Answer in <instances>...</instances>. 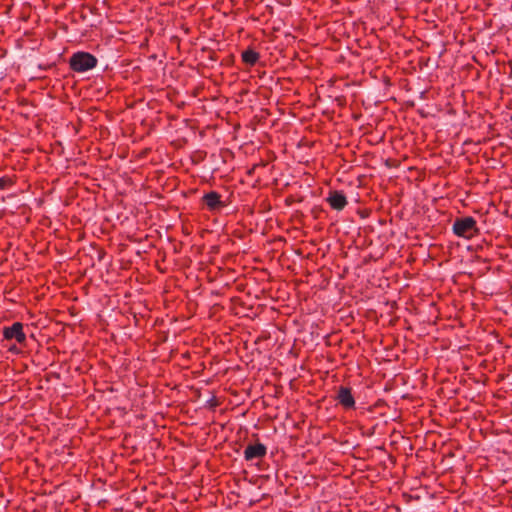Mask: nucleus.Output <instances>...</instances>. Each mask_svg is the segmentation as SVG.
I'll list each match as a JSON object with an SVG mask.
<instances>
[{
  "label": "nucleus",
  "instance_id": "obj_1",
  "mask_svg": "<svg viewBox=\"0 0 512 512\" xmlns=\"http://www.w3.org/2000/svg\"><path fill=\"white\" fill-rule=\"evenodd\" d=\"M98 59L89 52L78 51L69 59V67L72 71L83 73L97 66Z\"/></svg>",
  "mask_w": 512,
  "mask_h": 512
},
{
  "label": "nucleus",
  "instance_id": "obj_2",
  "mask_svg": "<svg viewBox=\"0 0 512 512\" xmlns=\"http://www.w3.org/2000/svg\"><path fill=\"white\" fill-rule=\"evenodd\" d=\"M452 230L456 236L465 239H471L479 234L477 222L471 216L456 218Z\"/></svg>",
  "mask_w": 512,
  "mask_h": 512
},
{
  "label": "nucleus",
  "instance_id": "obj_3",
  "mask_svg": "<svg viewBox=\"0 0 512 512\" xmlns=\"http://www.w3.org/2000/svg\"><path fill=\"white\" fill-rule=\"evenodd\" d=\"M2 335L4 340H15L20 345H24L26 342L24 325L21 322H14L11 326L4 327L2 329Z\"/></svg>",
  "mask_w": 512,
  "mask_h": 512
},
{
  "label": "nucleus",
  "instance_id": "obj_4",
  "mask_svg": "<svg viewBox=\"0 0 512 512\" xmlns=\"http://www.w3.org/2000/svg\"><path fill=\"white\" fill-rule=\"evenodd\" d=\"M335 400L344 410H353L356 407L355 398L350 387L340 386L337 390Z\"/></svg>",
  "mask_w": 512,
  "mask_h": 512
},
{
  "label": "nucleus",
  "instance_id": "obj_5",
  "mask_svg": "<svg viewBox=\"0 0 512 512\" xmlns=\"http://www.w3.org/2000/svg\"><path fill=\"white\" fill-rule=\"evenodd\" d=\"M201 201L210 212H219L226 207V203L221 200V195L217 191L205 193Z\"/></svg>",
  "mask_w": 512,
  "mask_h": 512
},
{
  "label": "nucleus",
  "instance_id": "obj_6",
  "mask_svg": "<svg viewBox=\"0 0 512 512\" xmlns=\"http://www.w3.org/2000/svg\"><path fill=\"white\" fill-rule=\"evenodd\" d=\"M267 454V448L264 444L257 442L255 444H249L244 450V459L251 461L253 459H261Z\"/></svg>",
  "mask_w": 512,
  "mask_h": 512
},
{
  "label": "nucleus",
  "instance_id": "obj_7",
  "mask_svg": "<svg viewBox=\"0 0 512 512\" xmlns=\"http://www.w3.org/2000/svg\"><path fill=\"white\" fill-rule=\"evenodd\" d=\"M326 201L333 210L341 211L348 204L347 198L342 191L333 190L329 192Z\"/></svg>",
  "mask_w": 512,
  "mask_h": 512
},
{
  "label": "nucleus",
  "instance_id": "obj_8",
  "mask_svg": "<svg viewBox=\"0 0 512 512\" xmlns=\"http://www.w3.org/2000/svg\"><path fill=\"white\" fill-rule=\"evenodd\" d=\"M260 58V54L254 49H246L241 53L242 62L248 66H254Z\"/></svg>",
  "mask_w": 512,
  "mask_h": 512
},
{
  "label": "nucleus",
  "instance_id": "obj_9",
  "mask_svg": "<svg viewBox=\"0 0 512 512\" xmlns=\"http://www.w3.org/2000/svg\"><path fill=\"white\" fill-rule=\"evenodd\" d=\"M16 183L15 179L10 176H3L0 178V190H5L14 186Z\"/></svg>",
  "mask_w": 512,
  "mask_h": 512
},
{
  "label": "nucleus",
  "instance_id": "obj_10",
  "mask_svg": "<svg viewBox=\"0 0 512 512\" xmlns=\"http://www.w3.org/2000/svg\"><path fill=\"white\" fill-rule=\"evenodd\" d=\"M255 169H256V165L248 170V174L251 175L254 172Z\"/></svg>",
  "mask_w": 512,
  "mask_h": 512
},
{
  "label": "nucleus",
  "instance_id": "obj_11",
  "mask_svg": "<svg viewBox=\"0 0 512 512\" xmlns=\"http://www.w3.org/2000/svg\"><path fill=\"white\" fill-rule=\"evenodd\" d=\"M9 351L10 352H17L18 350H17L16 346H12V347L9 348Z\"/></svg>",
  "mask_w": 512,
  "mask_h": 512
}]
</instances>
